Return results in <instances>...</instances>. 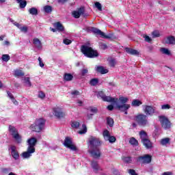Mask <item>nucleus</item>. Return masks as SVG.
I'll use <instances>...</instances> for the list:
<instances>
[{
    "label": "nucleus",
    "instance_id": "nucleus-1",
    "mask_svg": "<svg viewBox=\"0 0 175 175\" xmlns=\"http://www.w3.org/2000/svg\"><path fill=\"white\" fill-rule=\"evenodd\" d=\"M98 98H100L104 100V102H110L115 105L116 109H118L120 111L124 113V114H128L129 109H131V105L126 104V103L129 100L128 97L120 96L118 98H111V96H107L105 95L103 92L100 91L97 94Z\"/></svg>",
    "mask_w": 175,
    "mask_h": 175
},
{
    "label": "nucleus",
    "instance_id": "nucleus-2",
    "mask_svg": "<svg viewBox=\"0 0 175 175\" xmlns=\"http://www.w3.org/2000/svg\"><path fill=\"white\" fill-rule=\"evenodd\" d=\"M27 150L21 154L23 159H29L32 157V154H35V151H36L35 147L38 144V139L35 137H31L27 140Z\"/></svg>",
    "mask_w": 175,
    "mask_h": 175
},
{
    "label": "nucleus",
    "instance_id": "nucleus-3",
    "mask_svg": "<svg viewBox=\"0 0 175 175\" xmlns=\"http://www.w3.org/2000/svg\"><path fill=\"white\" fill-rule=\"evenodd\" d=\"M100 139L95 137H90L89 138V152L93 158H99L100 157Z\"/></svg>",
    "mask_w": 175,
    "mask_h": 175
},
{
    "label": "nucleus",
    "instance_id": "nucleus-4",
    "mask_svg": "<svg viewBox=\"0 0 175 175\" xmlns=\"http://www.w3.org/2000/svg\"><path fill=\"white\" fill-rule=\"evenodd\" d=\"M46 125V120L43 118H40L36 119L33 124H31L29 126V129L33 132H42L43 129H44V126Z\"/></svg>",
    "mask_w": 175,
    "mask_h": 175
},
{
    "label": "nucleus",
    "instance_id": "nucleus-5",
    "mask_svg": "<svg viewBox=\"0 0 175 175\" xmlns=\"http://www.w3.org/2000/svg\"><path fill=\"white\" fill-rule=\"evenodd\" d=\"M9 132L12 137V139H14V142H15V143L17 144H21L23 143V136L18 133V131L17 129H16V127L10 126Z\"/></svg>",
    "mask_w": 175,
    "mask_h": 175
},
{
    "label": "nucleus",
    "instance_id": "nucleus-6",
    "mask_svg": "<svg viewBox=\"0 0 175 175\" xmlns=\"http://www.w3.org/2000/svg\"><path fill=\"white\" fill-rule=\"evenodd\" d=\"M81 52L85 57L88 58H95V57H98L99 55L98 54V51L92 49V48L83 45L81 46Z\"/></svg>",
    "mask_w": 175,
    "mask_h": 175
},
{
    "label": "nucleus",
    "instance_id": "nucleus-7",
    "mask_svg": "<svg viewBox=\"0 0 175 175\" xmlns=\"http://www.w3.org/2000/svg\"><path fill=\"white\" fill-rule=\"evenodd\" d=\"M53 114L56 118H65L66 116L64 111V107L60 105H56L53 108Z\"/></svg>",
    "mask_w": 175,
    "mask_h": 175
},
{
    "label": "nucleus",
    "instance_id": "nucleus-8",
    "mask_svg": "<svg viewBox=\"0 0 175 175\" xmlns=\"http://www.w3.org/2000/svg\"><path fill=\"white\" fill-rule=\"evenodd\" d=\"M64 146L71 150V151H77V147H76V145L73 143L72 137H66L64 139Z\"/></svg>",
    "mask_w": 175,
    "mask_h": 175
},
{
    "label": "nucleus",
    "instance_id": "nucleus-9",
    "mask_svg": "<svg viewBox=\"0 0 175 175\" xmlns=\"http://www.w3.org/2000/svg\"><path fill=\"white\" fill-rule=\"evenodd\" d=\"M159 120L161 124L162 128H163L164 129H170L172 124L170 123V121H169V119L167 118V117L165 116H159Z\"/></svg>",
    "mask_w": 175,
    "mask_h": 175
},
{
    "label": "nucleus",
    "instance_id": "nucleus-10",
    "mask_svg": "<svg viewBox=\"0 0 175 175\" xmlns=\"http://www.w3.org/2000/svg\"><path fill=\"white\" fill-rule=\"evenodd\" d=\"M135 121L141 125V126H146L147 124H148V121L147 120V115L139 114L135 116Z\"/></svg>",
    "mask_w": 175,
    "mask_h": 175
},
{
    "label": "nucleus",
    "instance_id": "nucleus-11",
    "mask_svg": "<svg viewBox=\"0 0 175 175\" xmlns=\"http://www.w3.org/2000/svg\"><path fill=\"white\" fill-rule=\"evenodd\" d=\"M151 155L145 154L144 156H140L137 158V162L141 163V165H147L148 163H151Z\"/></svg>",
    "mask_w": 175,
    "mask_h": 175
},
{
    "label": "nucleus",
    "instance_id": "nucleus-12",
    "mask_svg": "<svg viewBox=\"0 0 175 175\" xmlns=\"http://www.w3.org/2000/svg\"><path fill=\"white\" fill-rule=\"evenodd\" d=\"M92 32L96 35V36H100V38H103L104 39H111V35H106L100 29L92 27L91 29Z\"/></svg>",
    "mask_w": 175,
    "mask_h": 175
},
{
    "label": "nucleus",
    "instance_id": "nucleus-13",
    "mask_svg": "<svg viewBox=\"0 0 175 175\" xmlns=\"http://www.w3.org/2000/svg\"><path fill=\"white\" fill-rule=\"evenodd\" d=\"M9 150L10 151V154L14 161H18V159H20V153L18 152L16 146H11L9 148Z\"/></svg>",
    "mask_w": 175,
    "mask_h": 175
},
{
    "label": "nucleus",
    "instance_id": "nucleus-14",
    "mask_svg": "<svg viewBox=\"0 0 175 175\" xmlns=\"http://www.w3.org/2000/svg\"><path fill=\"white\" fill-rule=\"evenodd\" d=\"M143 110L146 116H154L155 114V107L151 105H143Z\"/></svg>",
    "mask_w": 175,
    "mask_h": 175
},
{
    "label": "nucleus",
    "instance_id": "nucleus-15",
    "mask_svg": "<svg viewBox=\"0 0 175 175\" xmlns=\"http://www.w3.org/2000/svg\"><path fill=\"white\" fill-rule=\"evenodd\" d=\"M84 7H81L72 12V15L75 18H80V16L84 14Z\"/></svg>",
    "mask_w": 175,
    "mask_h": 175
},
{
    "label": "nucleus",
    "instance_id": "nucleus-16",
    "mask_svg": "<svg viewBox=\"0 0 175 175\" xmlns=\"http://www.w3.org/2000/svg\"><path fill=\"white\" fill-rule=\"evenodd\" d=\"M88 120L92 118V116H94V114H96L98 113V108L95 107H90L88 109Z\"/></svg>",
    "mask_w": 175,
    "mask_h": 175
},
{
    "label": "nucleus",
    "instance_id": "nucleus-17",
    "mask_svg": "<svg viewBox=\"0 0 175 175\" xmlns=\"http://www.w3.org/2000/svg\"><path fill=\"white\" fill-rule=\"evenodd\" d=\"M33 44H34L36 49H38V50H42L43 46H42V42L38 38H34L33 40Z\"/></svg>",
    "mask_w": 175,
    "mask_h": 175
},
{
    "label": "nucleus",
    "instance_id": "nucleus-18",
    "mask_svg": "<svg viewBox=\"0 0 175 175\" xmlns=\"http://www.w3.org/2000/svg\"><path fill=\"white\" fill-rule=\"evenodd\" d=\"M125 50L126 53L131 54V55H139V54H140V53L136 49L126 48Z\"/></svg>",
    "mask_w": 175,
    "mask_h": 175
},
{
    "label": "nucleus",
    "instance_id": "nucleus-19",
    "mask_svg": "<svg viewBox=\"0 0 175 175\" xmlns=\"http://www.w3.org/2000/svg\"><path fill=\"white\" fill-rule=\"evenodd\" d=\"M96 72L101 73V75H105L106 73H109V70L105 68V67L102 66H96Z\"/></svg>",
    "mask_w": 175,
    "mask_h": 175
},
{
    "label": "nucleus",
    "instance_id": "nucleus-20",
    "mask_svg": "<svg viewBox=\"0 0 175 175\" xmlns=\"http://www.w3.org/2000/svg\"><path fill=\"white\" fill-rule=\"evenodd\" d=\"M142 143L144 146L146 147V148L147 149L152 148V143H151V141H150L148 138L142 141Z\"/></svg>",
    "mask_w": 175,
    "mask_h": 175
},
{
    "label": "nucleus",
    "instance_id": "nucleus-21",
    "mask_svg": "<svg viewBox=\"0 0 175 175\" xmlns=\"http://www.w3.org/2000/svg\"><path fill=\"white\" fill-rule=\"evenodd\" d=\"M164 42L167 44H175V38L173 36L167 37L164 40Z\"/></svg>",
    "mask_w": 175,
    "mask_h": 175
},
{
    "label": "nucleus",
    "instance_id": "nucleus-22",
    "mask_svg": "<svg viewBox=\"0 0 175 175\" xmlns=\"http://www.w3.org/2000/svg\"><path fill=\"white\" fill-rule=\"evenodd\" d=\"M143 105V102L139 99H134L131 103V106L133 107H139V106H142Z\"/></svg>",
    "mask_w": 175,
    "mask_h": 175
},
{
    "label": "nucleus",
    "instance_id": "nucleus-23",
    "mask_svg": "<svg viewBox=\"0 0 175 175\" xmlns=\"http://www.w3.org/2000/svg\"><path fill=\"white\" fill-rule=\"evenodd\" d=\"M53 27H55V28L57 29V31H59L60 32H62V31H64V26L59 22L54 23Z\"/></svg>",
    "mask_w": 175,
    "mask_h": 175
},
{
    "label": "nucleus",
    "instance_id": "nucleus-24",
    "mask_svg": "<svg viewBox=\"0 0 175 175\" xmlns=\"http://www.w3.org/2000/svg\"><path fill=\"white\" fill-rule=\"evenodd\" d=\"M23 84L25 87H31L32 83H31V80L29 77H25L23 79Z\"/></svg>",
    "mask_w": 175,
    "mask_h": 175
},
{
    "label": "nucleus",
    "instance_id": "nucleus-25",
    "mask_svg": "<svg viewBox=\"0 0 175 175\" xmlns=\"http://www.w3.org/2000/svg\"><path fill=\"white\" fill-rule=\"evenodd\" d=\"M139 136L142 142H144V140H146L147 139H148V135H147V133H146V131H142L139 133Z\"/></svg>",
    "mask_w": 175,
    "mask_h": 175
},
{
    "label": "nucleus",
    "instance_id": "nucleus-26",
    "mask_svg": "<svg viewBox=\"0 0 175 175\" xmlns=\"http://www.w3.org/2000/svg\"><path fill=\"white\" fill-rule=\"evenodd\" d=\"M92 167L94 170V173H97L99 170V165H98V162L92 161Z\"/></svg>",
    "mask_w": 175,
    "mask_h": 175
},
{
    "label": "nucleus",
    "instance_id": "nucleus-27",
    "mask_svg": "<svg viewBox=\"0 0 175 175\" xmlns=\"http://www.w3.org/2000/svg\"><path fill=\"white\" fill-rule=\"evenodd\" d=\"M78 133L79 135H84L85 133H87V125H85V124H82V127L81 130L78 131Z\"/></svg>",
    "mask_w": 175,
    "mask_h": 175
},
{
    "label": "nucleus",
    "instance_id": "nucleus-28",
    "mask_svg": "<svg viewBox=\"0 0 175 175\" xmlns=\"http://www.w3.org/2000/svg\"><path fill=\"white\" fill-rule=\"evenodd\" d=\"M129 143L131 144V146H139V142L137 139H135V137L130 138Z\"/></svg>",
    "mask_w": 175,
    "mask_h": 175
},
{
    "label": "nucleus",
    "instance_id": "nucleus-29",
    "mask_svg": "<svg viewBox=\"0 0 175 175\" xmlns=\"http://www.w3.org/2000/svg\"><path fill=\"white\" fill-rule=\"evenodd\" d=\"M160 143H161V146H167V144H170V139H169V138L162 139L160 141Z\"/></svg>",
    "mask_w": 175,
    "mask_h": 175
},
{
    "label": "nucleus",
    "instance_id": "nucleus-30",
    "mask_svg": "<svg viewBox=\"0 0 175 175\" xmlns=\"http://www.w3.org/2000/svg\"><path fill=\"white\" fill-rule=\"evenodd\" d=\"M64 80L66 81H72V80H73V75L69 73H66L64 75Z\"/></svg>",
    "mask_w": 175,
    "mask_h": 175
},
{
    "label": "nucleus",
    "instance_id": "nucleus-31",
    "mask_svg": "<svg viewBox=\"0 0 175 175\" xmlns=\"http://www.w3.org/2000/svg\"><path fill=\"white\" fill-rule=\"evenodd\" d=\"M103 136L105 140H106V142H107V140H109V137H110V136H111L110 132H109V131H107V130H105L103 133Z\"/></svg>",
    "mask_w": 175,
    "mask_h": 175
},
{
    "label": "nucleus",
    "instance_id": "nucleus-32",
    "mask_svg": "<svg viewBox=\"0 0 175 175\" xmlns=\"http://www.w3.org/2000/svg\"><path fill=\"white\" fill-rule=\"evenodd\" d=\"M160 51L162 53V54H165V55H172L170 50L166 48H161Z\"/></svg>",
    "mask_w": 175,
    "mask_h": 175
},
{
    "label": "nucleus",
    "instance_id": "nucleus-33",
    "mask_svg": "<svg viewBox=\"0 0 175 175\" xmlns=\"http://www.w3.org/2000/svg\"><path fill=\"white\" fill-rule=\"evenodd\" d=\"M15 77H21V76H24V72L21 70H16L14 71Z\"/></svg>",
    "mask_w": 175,
    "mask_h": 175
},
{
    "label": "nucleus",
    "instance_id": "nucleus-34",
    "mask_svg": "<svg viewBox=\"0 0 175 175\" xmlns=\"http://www.w3.org/2000/svg\"><path fill=\"white\" fill-rule=\"evenodd\" d=\"M43 9L45 13H51V12H53V7L50 5H45L44 6Z\"/></svg>",
    "mask_w": 175,
    "mask_h": 175
},
{
    "label": "nucleus",
    "instance_id": "nucleus-35",
    "mask_svg": "<svg viewBox=\"0 0 175 175\" xmlns=\"http://www.w3.org/2000/svg\"><path fill=\"white\" fill-rule=\"evenodd\" d=\"M29 12L32 16H36L38 14V9H36L35 8H31L29 9Z\"/></svg>",
    "mask_w": 175,
    "mask_h": 175
},
{
    "label": "nucleus",
    "instance_id": "nucleus-36",
    "mask_svg": "<svg viewBox=\"0 0 175 175\" xmlns=\"http://www.w3.org/2000/svg\"><path fill=\"white\" fill-rule=\"evenodd\" d=\"M71 126L74 129H77V128H79L80 126V122H79L77 121L72 122Z\"/></svg>",
    "mask_w": 175,
    "mask_h": 175
},
{
    "label": "nucleus",
    "instance_id": "nucleus-37",
    "mask_svg": "<svg viewBox=\"0 0 175 175\" xmlns=\"http://www.w3.org/2000/svg\"><path fill=\"white\" fill-rule=\"evenodd\" d=\"M17 3H19L21 9H24L27 6V1L25 0H21V2H17Z\"/></svg>",
    "mask_w": 175,
    "mask_h": 175
},
{
    "label": "nucleus",
    "instance_id": "nucleus-38",
    "mask_svg": "<svg viewBox=\"0 0 175 175\" xmlns=\"http://www.w3.org/2000/svg\"><path fill=\"white\" fill-rule=\"evenodd\" d=\"M107 124L109 126H113V125H114V120L111 118H107Z\"/></svg>",
    "mask_w": 175,
    "mask_h": 175
},
{
    "label": "nucleus",
    "instance_id": "nucleus-39",
    "mask_svg": "<svg viewBox=\"0 0 175 175\" xmlns=\"http://www.w3.org/2000/svg\"><path fill=\"white\" fill-rule=\"evenodd\" d=\"M1 59L5 62H8V61L10 59V56H9V55H3L1 57Z\"/></svg>",
    "mask_w": 175,
    "mask_h": 175
},
{
    "label": "nucleus",
    "instance_id": "nucleus-40",
    "mask_svg": "<svg viewBox=\"0 0 175 175\" xmlns=\"http://www.w3.org/2000/svg\"><path fill=\"white\" fill-rule=\"evenodd\" d=\"M169 109H172V107L169 104H165L161 105L162 110H169Z\"/></svg>",
    "mask_w": 175,
    "mask_h": 175
},
{
    "label": "nucleus",
    "instance_id": "nucleus-41",
    "mask_svg": "<svg viewBox=\"0 0 175 175\" xmlns=\"http://www.w3.org/2000/svg\"><path fill=\"white\" fill-rule=\"evenodd\" d=\"M152 38H159V36H161V34L159 33V31H154L152 32Z\"/></svg>",
    "mask_w": 175,
    "mask_h": 175
},
{
    "label": "nucleus",
    "instance_id": "nucleus-42",
    "mask_svg": "<svg viewBox=\"0 0 175 175\" xmlns=\"http://www.w3.org/2000/svg\"><path fill=\"white\" fill-rule=\"evenodd\" d=\"M116 140V137L111 135L110 137H109L108 139H107V142H109V143H115Z\"/></svg>",
    "mask_w": 175,
    "mask_h": 175
},
{
    "label": "nucleus",
    "instance_id": "nucleus-43",
    "mask_svg": "<svg viewBox=\"0 0 175 175\" xmlns=\"http://www.w3.org/2000/svg\"><path fill=\"white\" fill-rule=\"evenodd\" d=\"M122 160L126 163H131V162H132V159L129 157H123Z\"/></svg>",
    "mask_w": 175,
    "mask_h": 175
},
{
    "label": "nucleus",
    "instance_id": "nucleus-44",
    "mask_svg": "<svg viewBox=\"0 0 175 175\" xmlns=\"http://www.w3.org/2000/svg\"><path fill=\"white\" fill-rule=\"evenodd\" d=\"M63 43L64 44L69 45L72 43V40L66 38L63 40Z\"/></svg>",
    "mask_w": 175,
    "mask_h": 175
},
{
    "label": "nucleus",
    "instance_id": "nucleus-45",
    "mask_svg": "<svg viewBox=\"0 0 175 175\" xmlns=\"http://www.w3.org/2000/svg\"><path fill=\"white\" fill-rule=\"evenodd\" d=\"M71 95L72 98H76V96H78V95H80V92L77 90H74L71 92Z\"/></svg>",
    "mask_w": 175,
    "mask_h": 175
},
{
    "label": "nucleus",
    "instance_id": "nucleus-46",
    "mask_svg": "<svg viewBox=\"0 0 175 175\" xmlns=\"http://www.w3.org/2000/svg\"><path fill=\"white\" fill-rule=\"evenodd\" d=\"M95 7L100 11L102 12V4L99 2L95 3Z\"/></svg>",
    "mask_w": 175,
    "mask_h": 175
},
{
    "label": "nucleus",
    "instance_id": "nucleus-47",
    "mask_svg": "<svg viewBox=\"0 0 175 175\" xmlns=\"http://www.w3.org/2000/svg\"><path fill=\"white\" fill-rule=\"evenodd\" d=\"M90 85H96V84H98V79H92L90 81Z\"/></svg>",
    "mask_w": 175,
    "mask_h": 175
},
{
    "label": "nucleus",
    "instance_id": "nucleus-48",
    "mask_svg": "<svg viewBox=\"0 0 175 175\" xmlns=\"http://www.w3.org/2000/svg\"><path fill=\"white\" fill-rule=\"evenodd\" d=\"M38 98L40 99H44V98H46V94L43 92H39Z\"/></svg>",
    "mask_w": 175,
    "mask_h": 175
},
{
    "label": "nucleus",
    "instance_id": "nucleus-49",
    "mask_svg": "<svg viewBox=\"0 0 175 175\" xmlns=\"http://www.w3.org/2000/svg\"><path fill=\"white\" fill-rule=\"evenodd\" d=\"M143 38L145 39V42H147L148 43H150L152 40L151 38L147 35H144Z\"/></svg>",
    "mask_w": 175,
    "mask_h": 175
},
{
    "label": "nucleus",
    "instance_id": "nucleus-50",
    "mask_svg": "<svg viewBox=\"0 0 175 175\" xmlns=\"http://www.w3.org/2000/svg\"><path fill=\"white\" fill-rule=\"evenodd\" d=\"M109 65L112 68H114L116 66V60L114 59H111L109 60Z\"/></svg>",
    "mask_w": 175,
    "mask_h": 175
},
{
    "label": "nucleus",
    "instance_id": "nucleus-51",
    "mask_svg": "<svg viewBox=\"0 0 175 175\" xmlns=\"http://www.w3.org/2000/svg\"><path fill=\"white\" fill-rule=\"evenodd\" d=\"M21 32H27L28 31V27H27V26H21L20 29H19Z\"/></svg>",
    "mask_w": 175,
    "mask_h": 175
},
{
    "label": "nucleus",
    "instance_id": "nucleus-52",
    "mask_svg": "<svg viewBox=\"0 0 175 175\" xmlns=\"http://www.w3.org/2000/svg\"><path fill=\"white\" fill-rule=\"evenodd\" d=\"M38 62L40 68H43L44 66V64H43V61L42 60L40 57H38Z\"/></svg>",
    "mask_w": 175,
    "mask_h": 175
},
{
    "label": "nucleus",
    "instance_id": "nucleus-53",
    "mask_svg": "<svg viewBox=\"0 0 175 175\" xmlns=\"http://www.w3.org/2000/svg\"><path fill=\"white\" fill-rule=\"evenodd\" d=\"M100 47L102 50H106L107 49V45L106 44L101 43Z\"/></svg>",
    "mask_w": 175,
    "mask_h": 175
},
{
    "label": "nucleus",
    "instance_id": "nucleus-54",
    "mask_svg": "<svg viewBox=\"0 0 175 175\" xmlns=\"http://www.w3.org/2000/svg\"><path fill=\"white\" fill-rule=\"evenodd\" d=\"M12 103H14V105H15V106H18V101L17 100H16V98H14V97L13 98L11 99Z\"/></svg>",
    "mask_w": 175,
    "mask_h": 175
},
{
    "label": "nucleus",
    "instance_id": "nucleus-55",
    "mask_svg": "<svg viewBox=\"0 0 175 175\" xmlns=\"http://www.w3.org/2000/svg\"><path fill=\"white\" fill-rule=\"evenodd\" d=\"M87 73H88V70L86 68H84L81 71V75L82 76H85V75H87Z\"/></svg>",
    "mask_w": 175,
    "mask_h": 175
},
{
    "label": "nucleus",
    "instance_id": "nucleus-56",
    "mask_svg": "<svg viewBox=\"0 0 175 175\" xmlns=\"http://www.w3.org/2000/svg\"><path fill=\"white\" fill-rule=\"evenodd\" d=\"M129 173L131 175H137V174H136V172L134 170H129Z\"/></svg>",
    "mask_w": 175,
    "mask_h": 175
},
{
    "label": "nucleus",
    "instance_id": "nucleus-57",
    "mask_svg": "<svg viewBox=\"0 0 175 175\" xmlns=\"http://www.w3.org/2000/svg\"><path fill=\"white\" fill-rule=\"evenodd\" d=\"M3 46H10V42L9 40H5L3 43Z\"/></svg>",
    "mask_w": 175,
    "mask_h": 175
},
{
    "label": "nucleus",
    "instance_id": "nucleus-58",
    "mask_svg": "<svg viewBox=\"0 0 175 175\" xmlns=\"http://www.w3.org/2000/svg\"><path fill=\"white\" fill-rule=\"evenodd\" d=\"M14 25H15V27H17V28H18V29H20L21 25H20V23H17V22H13Z\"/></svg>",
    "mask_w": 175,
    "mask_h": 175
},
{
    "label": "nucleus",
    "instance_id": "nucleus-59",
    "mask_svg": "<svg viewBox=\"0 0 175 175\" xmlns=\"http://www.w3.org/2000/svg\"><path fill=\"white\" fill-rule=\"evenodd\" d=\"M7 94H8V97H9L10 98L13 99V98H14V96H13V94H12L10 93V92L7 91Z\"/></svg>",
    "mask_w": 175,
    "mask_h": 175
},
{
    "label": "nucleus",
    "instance_id": "nucleus-60",
    "mask_svg": "<svg viewBox=\"0 0 175 175\" xmlns=\"http://www.w3.org/2000/svg\"><path fill=\"white\" fill-rule=\"evenodd\" d=\"M161 175H173V172H163Z\"/></svg>",
    "mask_w": 175,
    "mask_h": 175
},
{
    "label": "nucleus",
    "instance_id": "nucleus-61",
    "mask_svg": "<svg viewBox=\"0 0 175 175\" xmlns=\"http://www.w3.org/2000/svg\"><path fill=\"white\" fill-rule=\"evenodd\" d=\"M77 104L78 106H83V101L80 100H78L77 101Z\"/></svg>",
    "mask_w": 175,
    "mask_h": 175
},
{
    "label": "nucleus",
    "instance_id": "nucleus-62",
    "mask_svg": "<svg viewBox=\"0 0 175 175\" xmlns=\"http://www.w3.org/2000/svg\"><path fill=\"white\" fill-rule=\"evenodd\" d=\"M107 109H108V110L111 111V110H113V109H114V107L113 105H108Z\"/></svg>",
    "mask_w": 175,
    "mask_h": 175
},
{
    "label": "nucleus",
    "instance_id": "nucleus-63",
    "mask_svg": "<svg viewBox=\"0 0 175 175\" xmlns=\"http://www.w3.org/2000/svg\"><path fill=\"white\" fill-rule=\"evenodd\" d=\"M58 3H65V2H68V0H58Z\"/></svg>",
    "mask_w": 175,
    "mask_h": 175
},
{
    "label": "nucleus",
    "instance_id": "nucleus-64",
    "mask_svg": "<svg viewBox=\"0 0 175 175\" xmlns=\"http://www.w3.org/2000/svg\"><path fill=\"white\" fill-rule=\"evenodd\" d=\"M5 36H0V41L3 40L5 39Z\"/></svg>",
    "mask_w": 175,
    "mask_h": 175
}]
</instances>
